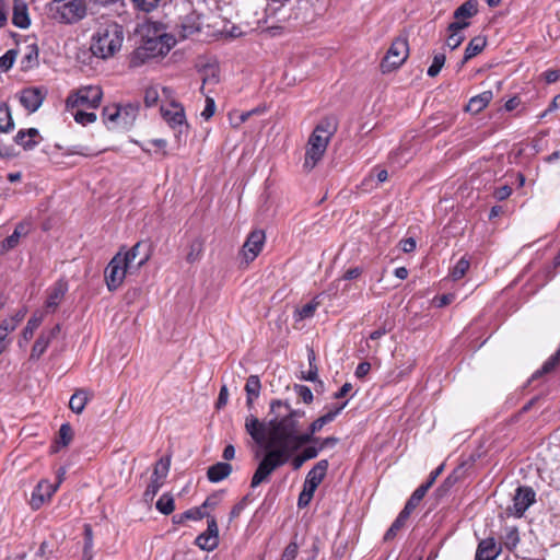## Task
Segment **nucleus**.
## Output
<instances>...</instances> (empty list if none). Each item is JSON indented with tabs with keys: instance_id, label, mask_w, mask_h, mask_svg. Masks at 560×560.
Instances as JSON below:
<instances>
[{
	"instance_id": "1",
	"label": "nucleus",
	"mask_w": 560,
	"mask_h": 560,
	"mask_svg": "<svg viewBox=\"0 0 560 560\" xmlns=\"http://www.w3.org/2000/svg\"><path fill=\"white\" fill-rule=\"evenodd\" d=\"M270 415L268 422L254 415L245 418L246 432L266 450L252 477V488L269 481L276 469L288 463L302 446L316 441L314 434L334 421L332 415L325 413L314 420L306 432H301L305 411L293 409L288 401L280 399L271 400Z\"/></svg>"
},
{
	"instance_id": "2",
	"label": "nucleus",
	"mask_w": 560,
	"mask_h": 560,
	"mask_svg": "<svg viewBox=\"0 0 560 560\" xmlns=\"http://www.w3.org/2000/svg\"><path fill=\"white\" fill-rule=\"evenodd\" d=\"M173 35L166 33L163 24L147 21L142 24V62L166 56L175 46Z\"/></svg>"
},
{
	"instance_id": "3",
	"label": "nucleus",
	"mask_w": 560,
	"mask_h": 560,
	"mask_svg": "<svg viewBox=\"0 0 560 560\" xmlns=\"http://www.w3.org/2000/svg\"><path fill=\"white\" fill-rule=\"evenodd\" d=\"M337 130V125L334 118L326 117L322 119L311 133L306 150L303 167L307 171L313 170L316 164L323 159L328 143Z\"/></svg>"
},
{
	"instance_id": "4",
	"label": "nucleus",
	"mask_w": 560,
	"mask_h": 560,
	"mask_svg": "<svg viewBox=\"0 0 560 560\" xmlns=\"http://www.w3.org/2000/svg\"><path fill=\"white\" fill-rule=\"evenodd\" d=\"M122 40V27L115 22H108L100 25L92 35L90 50L93 56L107 59L121 48Z\"/></svg>"
},
{
	"instance_id": "5",
	"label": "nucleus",
	"mask_w": 560,
	"mask_h": 560,
	"mask_svg": "<svg viewBox=\"0 0 560 560\" xmlns=\"http://www.w3.org/2000/svg\"><path fill=\"white\" fill-rule=\"evenodd\" d=\"M140 241H138L125 254L117 253L105 269V281L109 291L116 290L122 282L125 276L133 268V260L138 256Z\"/></svg>"
},
{
	"instance_id": "6",
	"label": "nucleus",
	"mask_w": 560,
	"mask_h": 560,
	"mask_svg": "<svg viewBox=\"0 0 560 560\" xmlns=\"http://www.w3.org/2000/svg\"><path fill=\"white\" fill-rule=\"evenodd\" d=\"M49 12L51 19L58 23L72 25L86 16L88 7L82 0H52Z\"/></svg>"
},
{
	"instance_id": "7",
	"label": "nucleus",
	"mask_w": 560,
	"mask_h": 560,
	"mask_svg": "<svg viewBox=\"0 0 560 560\" xmlns=\"http://www.w3.org/2000/svg\"><path fill=\"white\" fill-rule=\"evenodd\" d=\"M408 56V40L405 37H397L393 40L382 61V71L389 72L399 68L407 60Z\"/></svg>"
},
{
	"instance_id": "8",
	"label": "nucleus",
	"mask_w": 560,
	"mask_h": 560,
	"mask_svg": "<svg viewBox=\"0 0 560 560\" xmlns=\"http://www.w3.org/2000/svg\"><path fill=\"white\" fill-rule=\"evenodd\" d=\"M103 97V91L98 85H88L79 89L67 100V105L72 107L96 108Z\"/></svg>"
},
{
	"instance_id": "9",
	"label": "nucleus",
	"mask_w": 560,
	"mask_h": 560,
	"mask_svg": "<svg viewBox=\"0 0 560 560\" xmlns=\"http://www.w3.org/2000/svg\"><path fill=\"white\" fill-rule=\"evenodd\" d=\"M161 114L168 126L178 133H183L187 130L188 124L186 120L185 109L180 104L171 102L166 106H161Z\"/></svg>"
},
{
	"instance_id": "10",
	"label": "nucleus",
	"mask_w": 560,
	"mask_h": 560,
	"mask_svg": "<svg viewBox=\"0 0 560 560\" xmlns=\"http://www.w3.org/2000/svg\"><path fill=\"white\" fill-rule=\"evenodd\" d=\"M534 502L535 492L533 489L529 487H520L513 497V504L506 512L509 515L521 517Z\"/></svg>"
},
{
	"instance_id": "11",
	"label": "nucleus",
	"mask_w": 560,
	"mask_h": 560,
	"mask_svg": "<svg viewBox=\"0 0 560 560\" xmlns=\"http://www.w3.org/2000/svg\"><path fill=\"white\" fill-rule=\"evenodd\" d=\"M265 241L266 235L262 230H254L249 233L241 252V255L245 262L248 264L253 261L260 254Z\"/></svg>"
},
{
	"instance_id": "12",
	"label": "nucleus",
	"mask_w": 560,
	"mask_h": 560,
	"mask_svg": "<svg viewBox=\"0 0 560 560\" xmlns=\"http://www.w3.org/2000/svg\"><path fill=\"white\" fill-rule=\"evenodd\" d=\"M57 489L58 485H54L47 479L40 480L31 494L30 505L32 510H39L46 502L51 499Z\"/></svg>"
},
{
	"instance_id": "13",
	"label": "nucleus",
	"mask_w": 560,
	"mask_h": 560,
	"mask_svg": "<svg viewBox=\"0 0 560 560\" xmlns=\"http://www.w3.org/2000/svg\"><path fill=\"white\" fill-rule=\"evenodd\" d=\"M61 327L59 324H56L54 327H51L48 330H43L37 339L35 340L31 354L30 360L31 361H37L39 358L45 353L50 342L57 338V336L60 334Z\"/></svg>"
},
{
	"instance_id": "14",
	"label": "nucleus",
	"mask_w": 560,
	"mask_h": 560,
	"mask_svg": "<svg viewBox=\"0 0 560 560\" xmlns=\"http://www.w3.org/2000/svg\"><path fill=\"white\" fill-rule=\"evenodd\" d=\"M196 545L207 551L214 550L219 545V529L213 516L208 517L207 530L196 538Z\"/></svg>"
},
{
	"instance_id": "15",
	"label": "nucleus",
	"mask_w": 560,
	"mask_h": 560,
	"mask_svg": "<svg viewBox=\"0 0 560 560\" xmlns=\"http://www.w3.org/2000/svg\"><path fill=\"white\" fill-rule=\"evenodd\" d=\"M45 100V92L40 88H26L20 94V103L30 113H35Z\"/></svg>"
},
{
	"instance_id": "16",
	"label": "nucleus",
	"mask_w": 560,
	"mask_h": 560,
	"mask_svg": "<svg viewBox=\"0 0 560 560\" xmlns=\"http://www.w3.org/2000/svg\"><path fill=\"white\" fill-rule=\"evenodd\" d=\"M68 292V282L63 279L56 281L49 289L45 303L46 310L54 313Z\"/></svg>"
},
{
	"instance_id": "17",
	"label": "nucleus",
	"mask_w": 560,
	"mask_h": 560,
	"mask_svg": "<svg viewBox=\"0 0 560 560\" xmlns=\"http://www.w3.org/2000/svg\"><path fill=\"white\" fill-rule=\"evenodd\" d=\"M469 26V22L466 21H454L447 27L446 46L448 48L456 49L462 45L465 39L463 31Z\"/></svg>"
},
{
	"instance_id": "18",
	"label": "nucleus",
	"mask_w": 560,
	"mask_h": 560,
	"mask_svg": "<svg viewBox=\"0 0 560 560\" xmlns=\"http://www.w3.org/2000/svg\"><path fill=\"white\" fill-rule=\"evenodd\" d=\"M328 466L329 464L327 459H322L317 462V464L306 475L304 486L308 487L310 489L316 490L317 487L324 480L328 470Z\"/></svg>"
},
{
	"instance_id": "19",
	"label": "nucleus",
	"mask_w": 560,
	"mask_h": 560,
	"mask_svg": "<svg viewBox=\"0 0 560 560\" xmlns=\"http://www.w3.org/2000/svg\"><path fill=\"white\" fill-rule=\"evenodd\" d=\"M501 553L499 547L493 538H486L478 545L475 560H495Z\"/></svg>"
},
{
	"instance_id": "20",
	"label": "nucleus",
	"mask_w": 560,
	"mask_h": 560,
	"mask_svg": "<svg viewBox=\"0 0 560 560\" xmlns=\"http://www.w3.org/2000/svg\"><path fill=\"white\" fill-rule=\"evenodd\" d=\"M38 139L42 137L36 128L21 129L14 137L15 143L24 150H33L38 144Z\"/></svg>"
},
{
	"instance_id": "21",
	"label": "nucleus",
	"mask_w": 560,
	"mask_h": 560,
	"mask_svg": "<svg viewBox=\"0 0 560 560\" xmlns=\"http://www.w3.org/2000/svg\"><path fill=\"white\" fill-rule=\"evenodd\" d=\"M178 28V34L182 38H188L189 36L198 33L201 28L199 15L195 12L187 14L180 21Z\"/></svg>"
},
{
	"instance_id": "22",
	"label": "nucleus",
	"mask_w": 560,
	"mask_h": 560,
	"mask_svg": "<svg viewBox=\"0 0 560 560\" xmlns=\"http://www.w3.org/2000/svg\"><path fill=\"white\" fill-rule=\"evenodd\" d=\"M12 23L19 28H27L31 24L27 5L20 1H14Z\"/></svg>"
},
{
	"instance_id": "23",
	"label": "nucleus",
	"mask_w": 560,
	"mask_h": 560,
	"mask_svg": "<svg viewBox=\"0 0 560 560\" xmlns=\"http://www.w3.org/2000/svg\"><path fill=\"white\" fill-rule=\"evenodd\" d=\"M493 94L491 91H485L471 97L466 105V110L471 114L480 113L491 102Z\"/></svg>"
},
{
	"instance_id": "24",
	"label": "nucleus",
	"mask_w": 560,
	"mask_h": 560,
	"mask_svg": "<svg viewBox=\"0 0 560 560\" xmlns=\"http://www.w3.org/2000/svg\"><path fill=\"white\" fill-rule=\"evenodd\" d=\"M232 472V466L228 463H217L208 468L207 476L211 482H220Z\"/></svg>"
},
{
	"instance_id": "25",
	"label": "nucleus",
	"mask_w": 560,
	"mask_h": 560,
	"mask_svg": "<svg viewBox=\"0 0 560 560\" xmlns=\"http://www.w3.org/2000/svg\"><path fill=\"white\" fill-rule=\"evenodd\" d=\"M478 12V1L477 0H467L462 5H459L454 12L455 21H466Z\"/></svg>"
},
{
	"instance_id": "26",
	"label": "nucleus",
	"mask_w": 560,
	"mask_h": 560,
	"mask_svg": "<svg viewBox=\"0 0 560 560\" xmlns=\"http://www.w3.org/2000/svg\"><path fill=\"white\" fill-rule=\"evenodd\" d=\"M260 380L257 375H250L245 384L246 392V405L248 408H252L256 398H258L260 393Z\"/></svg>"
},
{
	"instance_id": "27",
	"label": "nucleus",
	"mask_w": 560,
	"mask_h": 560,
	"mask_svg": "<svg viewBox=\"0 0 560 560\" xmlns=\"http://www.w3.org/2000/svg\"><path fill=\"white\" fill-rule=\"evenodd\" d=\"M122 110L120 106L113 105L103 108L102 118L107 128H114L120 126V116Z\"/></svg>"
},
{
	"instance_id": "28",
	"label": "nucleus",
	"mask_w": 560,
	"mask_h": 560,
	"mask_svg": "<svg viewBox=\"0 0 560 560\" xmlns=\"http://www.w3.org/2000/svg\"><path fill=\"white\" fill-rule=\"evenodd\" d=\"M171 460L168 457L160 458L155 465L151 476L152 481H158L160 483H164L165 478L170 471Z\"/></svg>"
},
{
	"instance_id": "29",
	"label": "nucleus",
	"mask_w": 560,
	"mask_h": 560,
	"mask_svg": "<svg viewBox=\"0 0 560 560\" xmlns=\"http://www.w3.org/2000/svg\"><path fill=\"white\" fill-rule=\"evenodd\" d=\"M88 401H89L88 392L84 389H78L74 392V394L71 396V398L69 400V408L74 413L79 415L84 410Z\"/></svg>"
},
{
	"instance_id": "30",
	"label": "nucleus",
	"mask_w": 560,
	"mask_h": 560,
	"mask_svg": "<svg viewBox=\"0 0 560 560\" xmlns=\"http://www.w3.org/2000/svg\"><path fill=\"white\" fill-rule=\"evenodd\" d=\"M486 46V39L481 36L474 37L467 45L464 55V61H467L482 51Z\"/></svg>"
},
{
	"instance_id": "31",
	"label": "nucleus",
	"mask_w": 560,
	"mask_h": 560,
	"mask_svg": "<svg viewBox=\"0 0 560 560\" xmlns=\"http://www.w3.org/2000/svg\"><path fill=\"white\" fill-rule=\"evenodd\" d=\"M14 129V121L7 104H0V132H10Z\"/></svg>"
},
{
	"instance_id": "32",
	"label": "nucleus",
	"mask_w": 560,
	"mask_h": 560,
	"mask_svg": "<svg viewBox=\"0 0 560 560\" xmlns=\"http://www.w3.org/2000/svg\"><path fill=\"white\" fill-rule=\"evenodd\" d=\"M409 514L407 511H401L397 518L394 521V523L392 524V526L388 528V530L385 533V540H390L393 539L397 533L405 526L407 520L409 518Z\"/></svg>"
},
{
	"instance_id": "33",
	"label": "nucleus",
	"mask_w": 560,
	"mask_h": 560,
	"mask_svg": "<svg viewBox=\"0 0 560 560\" xmlns=\"http://www.w3.org/2000/svg\"><path fill=\"white\" fill-rule=\"evenodd\" d=\"M122 110V115L120 116V126L128 127L133 125L138 114V106L132 104H127L125 106H120Z\"/></svg>"
},
{
	"instance_id": "34",
	"label": "nucleus",
	"mask_w": 560,
	"mask_h": 560,
	"mask_svg": "<svg viewBox=\"0 0 560 560\" xmlns=\"http://www.w3.org/2000/svg\"><path fill=\"white\" fill-rule=\"evenodd\" d=\"M502 542L506 549L513 550L520 542L518 530L515 526L505 527Z\"/></svg>"
},
{
	"instance_id": "35",
	"label": "nucleus",
	"mask_w": 560,
	"mask_h": 560,
	"mask_svg": "<svg viewBox=\"0 0 560 560\" xmlns=\"http://www.w3.org/2000/svg\"><path fill=\"white\" fill-rule=\"evenodd\" d=\"M73 439V430L70 423L66 422L60 425L58 438L56 440L57 446L66 447Z\"/></svg>"
},
{
	"instance_id": "36",
	"label": "nucleus",
	"mask_w": 560,
	"mask_h": 560,
	"mask_svg": "<svg viewBox=\"0 0 560 560\" xmlns=\"http://www.w3.org/2000/svg\"><path fill=\"white\" fill-rule=\"evenodd\" d=\"M155 508L160 513L164 515L171 514L175 509L174 498L168 493H164L156 501Z\"/></svg>"
},
{
	"instance_id": "37",
	"label": "nucleus",
	"mask_w": 560,
	"mask_h": 560,
	"mask_svg": "<svg viewBox=\"0 0 560 560\" xmlns=\"http://www.w3.org/2000/svg\"><path fill=\"white\" fill-rule=\"evenodd\" d=\"M319 306V301H317V298L313 299L310 303L303 305L301 308L296 310L295 312V318L296 320H303L306 318L313 317L315 314V311Z\"/></svg>"
},
{
	"instance_id": "38",
	"label": "nucleus",
	"mask_w": 560,
	"mask_h": 560,
	"mask_svg": "<svg viewBox=\"0 0 560 560\" xmlns=\"http://www.w3.org/2000/svg\"><path fill=\"white\" fill-rule=\"evenodd\" d=\"M470 267V261L466 257H462L450 271L452 280L462 279Z\"/></svg>"
},
{
	"instance_id": "39",
	"label": "nucleus",
	"mask_w": 560,
	"mask_h": 560,
	"mask_svg": "<svg viewBox=\"0 0 560 560\" xmlns=\"http://www.w3.org/2000/svg\"><path fill=\"white\" fill-rule=\"evenodd\" d=\"M43 317L33 315L28 320L26 326L24 327L22 331V338L27 342L33 338L34 331L39 327L42 324Z\"/></svg>"
},
{
	"instance_id": "40",
	"label": "nucleus",
	"mask_w": 560,
	"mask_h": 560,
	"mask_svg": "<svg viewBox=\"0 0 560 560\" xmlns=\"http://www.w3.org/2000/svg\"><path fill=\"white\" fill-rule=\"evenodd\" d=\"M424 497V488H417L413 493L411 494L410 499L407 501L405 508L402 511H407L410 515L411 512L417 508V505L420 503V501Z\"/></svg>"
},
{
	"instance_id": "41",
	"label": "nucleus",
	"mask_w": 560,
	"mask_h": 560,
	"mask_svg": "<svg viewBox=\"0 0 560 560\" xmlns=\"http://www.w3.org/2000/svg\"><path fill=\"white\" fill-rule=\"evenodd\" d=\"M558 364H560V348L558 349V351L551 355L542 365L541 370H538L537 372H535V374L533 375L534 377H537L538 375H541V374H545V373H549L550 371H552Z\"/></svg>"
},
{
	"instance_id": "42",
	"label": "nucleus",
	"mask_w": 560,
	"mask_h": 560,
	"mask_svg": "<svg viewBox=\"0 0 560 560\" xmlns=\"http://www.w3.org/2000/svg\"><path fill=\"white\" fill-rule=\"evenodd\" d=\"M412 156V153L407 148H400L398 151L390 155V161L398 166L405 165Z\"/></svg>"
},
{
	"instance_id": "43",
	"label": "nucleus",
	"mask_w": 560,
	"mask_h": 560,
	"mask_svg": "<svg viewBox=\"0 0 560 560\" xmlns=\"http://www.w3.org/2000/svg\"><path fill=\"white\" fill-rule=\"evenodd\" d=\"M83 551L88 560L93 559V532L89 524L84 525V546Z\"/></svg>"
},
{
	"instance_id": "44",
	"label": "nucleus",
	"mask_w": 560,
	"mask_h": 560,
	"mask_svg": "<svg viewBox=\"0 0 560 560\" xmlns=\"http://www.w3.org/2000/svg\"><path fill=\"white\" fill-rule=\"evenodd\" d=\"M445 63V55L444 54H435L432 60L431 66L428 69V75L429 77H436L441 69L443 68Z\"/></svg>"
},
{
	"instance_id": "45",
	"label": "nucleus",
	"mask_w": 560,
	"mask_h": 560,
	"mask_svg": "<svg viewBox=\"0 0 560 560\" xmlns=\"http://www.w3.org/2000/svg\"><path fill=\"white\" fill-rule=\"evenodd\" d=\"M16 55H18L16 50L10 49L3 56H1L0 57V69L2 71L10 70L14 65Z\"/></svg>"
},
{
	"instance_id": "46",
	"label": "nucleus",
	"mask_w": 560,
	"mask_h": 560,
	"mask_svg": "<svg viewBox=\"0 0 560 560\" xmlns=\"http://www.w3.org/2000/svg\"><path fill=\"white\" fill-rule=\"evenodd\" d=\"M74 120L81 125H88L96 120V114L78 109L74 114Z\"/></svg>"
},
{
	"instance_id": "47",
	"label": "nucleus",
	"mask_w": 560,
	"mask_h": 560,
	"mask_svg": "<svg viewBox=\"0 0 560 560\" xmlns=\"http://www.w3.org/2000/svg\"><path fill=\"white\" fill-rule=\"evenodd\" d=\"M27 54L23 58V63L26 62L27 66L32 67L37 65L38 60V47L36 44H31L27 46Z\"/></svg>"
},
{
	"instance_id": "48",
	"label": "nucleus",
	"mask_w": 560,
	"mask_h": 560,
	"mask_svg": "<svg viewBox=\"0 0 560 560\" xmlns=\"http://www.w3.org/2000/svg\"><path fill=\"white\" fill-rule=\"evenodd\" d=\"M314 492V489H310L308 487L303 485V490L299 495L298 506L301 509L307 506L311 500L313 499Z\"/></svg>"
},
{
	"instance_id": "49",
	"label": "nucleus",
	"mask_w": 560,
	"mask_h": 560,
	"mask_svg": "<svg viewBox=\"0 0 560 560\" xmlns=\"http://www.w3.org/2000/svg\"><path fill=\"white\" fill-rule=\"evenodd\" d=\"M20 238L21 237L18 235V233L13 232L11 235H9L8 237H5L2 241V243H1L2 250L8 252V250L15 248L19 245Z\"/></svg>"
},
{
	"instance_id": "50",
	"label": "nucleus",
	"mask_w": 560,
	"mask_h": 560,
	"mask_svg": "<svg viewBox=\"0 0 560 560\" xmlns=\"http://www.w3.org/2000/svg\"><path fill=\"white\" fill-rule=\"evenodd\" d=\"M54 551H55L54 545L47 540H44L40 544V546L36 552V556L48 560L50 558V556L54 553Z\"/></svg>"
},
{
	"instance_id": "51",
	"label": "nucleus",
	"mask_w": 560,
	"mask_h": 560,
	"mask_svg": "<svg viewBox=\"0 0 560 560\" xmlns=\"http://www.w3.org/2000/svg\"><path fill=\"white\" fill-rule=\"evenodd\" d=\"M295 393L298 396L305 402L310 404L313 401V393L312 390L304 385H295L294 386Z\"/></svg>"
},
{
	"instance_id": "52",
	"label": "nucleus",
	"mask_w": 560,
	"mask_h": 560,
	"mask_svg": "<svg viewBox=\"0 0 560 560\" xmlns=\"http://www.w3.org/2000/svg\"><path fill=\"white\" fill-rule=\"evenodd\" d=\"M159 90L158 86H149L145 90L144 101L147 106H152L159 101Z\"/></svg>"
},
{
	"instance_id": "53",
	"label": "nucleus",
	"mask_w": 560,
	"mask_h": 560,
	"mask_svg": "<svg viewBox=\"0 0 560 560\" xmlns=\"http://www.w3.org/2000/svg\"><path fill=\"white\" fill-rule=\"evenodd\" d=\"M299 547L296 542H290L283 550L280 560H295Z\"/></svg>"
},
{
	"instance_id": "54",
	"label": "nucleus",
	"mask_w": 560,
	"mask_h": 560,
	"mask_svg": "<svg viewBox=\"0 0 560 560\" xmlns=\"http://www.w3.org/2000/svg\"><path fill=\"white\" fill-rule=\"evenodd\" d=\"M214 112H215V103H214V100L212 97H207L206 98V105H205V108L201 112V117L206 120H209L213 115H214Z\"/></svg>"
},
{
	"instance_id": "55",
	"label": "nucleus",
	"mask_w": 560,
	"mask_h": 560,
	"mask_svg": "<svg viewBox=\"0 0 560 560\" xmlns=\"http://www.w3.org/2000/svg\"><path fill=\"white\" fill-rule=\"evenodd\" d=\"M361 273H362V269L359 267L348 269L343 273L341 279H338L337 281L334 282L332 287L329 290L331 291L335 285L337 287L341 280H352V279L358 278Z\"/></svg>"
},
{
	"instance_id": "56",
	"label": "nucleus",
	"mask_w": 560,
	"mask_h": 560,
	"mask_svg": "<svg viewBox=\"0 0 560 560\" xmlns=\"http://www.w3.org/2000/svg\"><path fill=\"white\" fill-rule=\"evenodd\" d=\"M203 516H205V514L201 511V509L200 508H195V509L187 510L186 512L180 514V520L198 521V520H201Z\"/></svg>"
},
{
	"instance_id": "57",
	"label": "nucleus",
	"mask_w": 560,
	"mask_h": 560,
	"mask_svg": "<svg viewBox=\"0 0 560 560\" xmlns=\"http://www.w3.org/2000/svg\"><path fill=\"white\" fill-rule=\"evenodd\" d=\"M247 505V498H243L240 502H237L231 510L230 520H234L241 515L244 509Z\"/></svg>"
},
{
	"instance_id": "58",
	"label": "nucleus",
	"mask_w": 560,
	"mask_h": 560,
	"mask_svg": "<svg viewBox=\"0 0 560 560\" xmlns=\"http://www.w3.org/2000/svg\"><path fill=\"white\" fill-rule=\"evenodd\" d=\"M14 323H12L9 318L2 320L0 324V339H7L9 332L15 330Z\"/></svg>"
},
{
	"instance_id": "59",
	"label": "nucleus",
	"mask_w": 560,
	"mask_h": 560,
	"mask_svg": "<svg viewBox=\"0 0 560 560\" xmlns=\"http://www.w3.org/2000/svg\"><path fill=\"white\" fill-rule=\"evenodd\" d=\"M162 486L163 483L150 480V483L148 485L147 490L144 492L145 499L152 500Z\"/></svg>"
},
{
	"instance_id": "60",
	"label": "nucleus",
	"mask_w": 560,
	"mask_h": 560,
	"mask_svg": "<svg viewBox=\"0 0 560 560\" xmlns=\"http://www.w3.org/2000/svg\"><path fill=\"white\" fill-rule=\"evenodd\" d=\"M31 222L27 220L21 221L15 225L14 233H18L20 237L26 236L31 231Z\"/></svg>"
},
{
	"instance_id": "61",
	"label": "nucleus",
	"mask_w": 560,
	"mask_h": 560,
	"mask_svg": "<svg viewBox=\"0 0 560 560\" xmlns=\"http://www.w3.org/2000/svg\"><path fill=\"white\" fill-rule=\"evenodd\" d=\"M400 249L404 253H411L416 249L417 243L413 237L401 240L399 243Z\"/></svg>"
},
{
	"instance_id": "62",
	"label": "nucleus",
	"mask_w": 560,
	"mask_h": 560,
	"mask_svg": "<svg viewBox=\"0 0 560 560\" xmlns=\"http://www.w3.org/2000/svg\"><path fill=\"white\" fill-rule=\"evenodd\" d=\"M70 153L82 155V156H94L97 154L96 152H93L92 150H90L88 147H83V145H73L70 149Z\"/></svg>"
},
{
	"instance_id": "63",
	"label": "nucleus",
	"mask_w": 560,
	"mask_h": 560,
	"mask_svg": "<svg viewBox=\"0 0 560 560\" xmlns=\"http://www.w3.org/2000/svg\"><path fill=\"white\" fill-rule=\"evenodd\" d=\"M512 194V188L508 185L501 186L494 190V197L502 201L509 198Z\"/></svg>"
},
{
	"instance_id": "64",
	"label": "nucleus",
	"mask_w": 560,
	"mask_h": 560,
	"mask_svg": "<svg viewBox=\"0 0 560 560\" xmlns=\"http://www.w3.org/2000/svg\"><path fill=\"white\" fill-rule=\"evenodd\" d=\"M320 452V448L319 447H316V446H307L305 447L302 452H301V455L306 459V460H310V459H313L315 457L318 456Z\"/></svg>"
}]
</instances>
